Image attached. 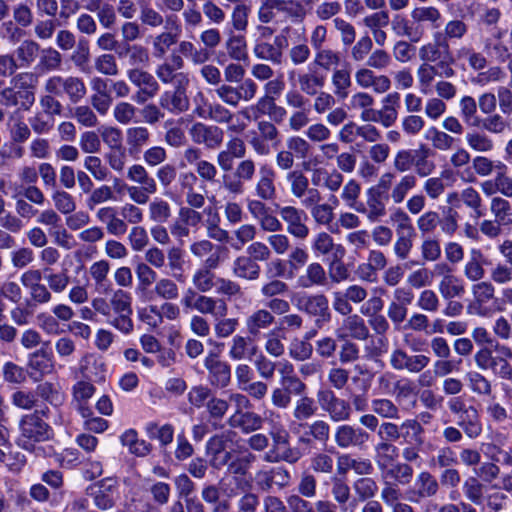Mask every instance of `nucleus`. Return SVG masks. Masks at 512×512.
I'll return each instance as SVG.
<instances>
[{
    "mask_svg": "<svg viewBox=\"0 0 512 512\" xmlns=\"http://www.w3.org/2000/svg\"><path fill=\"white\" fill-rule=\"evenodd\" d=\"M42 414H45L44 410ZM18 431L16 444L21 449L36 457H48L53 454V447L46 443L51 439L53 431L49 424L42 419L41 412L34 411L21 416Z\"/></svg>",
    "mask_w": 512,
    "mask_h": 512,
    "instance_id": "obj_1",
    "label": "nucleus"
},
{
    "mask_svg": "<svg viewBox=\"0 0 512 512\" xmlns=\"http://www.w3.org/2000/svg\"><path fill=\"white\" fill-rule=\"evenodd\" d=\"M491 347H482L474 354V362L478 369L482 371L490 370L499 378L508 376L510 371V362L512 359V348L495 342Z\"/></svg>",
    "mask_w": 512,
    "mask_h": 512,
    "instance_id": "obj_2",
    "label": "nucleus"
},
{
    "mask_svg": "<svg viewBox=\"0 0 512 512\" xmlns=\"http://www.w3.org/2000/svg\"><path fill=\"white\" fill-rule=\"evenodd\" d=\"M127 179L137 185L123 183L122 187L127 192L129 199L137 204L145 205L150 196L158 190L156 180L141 164H133L128 167Z\"/></svg>",
    "mask_w": 512,
    "mask_h": 512,
    "instance_id": "obj_3",
    "label": "nucleus"
},
{
    "mask_svg": "<svg viewBox=\"0 0 512 512\" xmlns=\"http://www.w3.org/2000/svg\"><path fill=\"white\" fill-rule=\"evenodd\" d=\"M429 153L430 149L426 147H423L420 153L410 149H400L394 156L393 167L396 172L403 175L414 167L416 176L427 177L436 169L435 163L428 159Z\"/></svg>",
    "mask_w": 512,
    "mask_h": 512,
    "instance_id": "obj_4",
    "label": "nucleus"
},
{
    "mask_svg": "<svg viewBox=\"0 0 512 512\" xmlns=\"http://www.w3.org/2000/svg\"><path fill=\"white\" fill-rule=\"evenodd\" d=\"M180 303L186 311L196 310L200 314H208L213 318L224 317L228 313L225 300L204 295L194 288H187L183 292Z\"/></svg>",
    "mask_w": 512,
    "mask_h": 512,
    "instance_id": "obj_5",
    "label": "nucleus"
},
{
    "mask_svg": "<svg viewBox=\"0 0 512 512\" xmlns=\"http://www.w3.org/2000/svg\"><path fill=\"white\" fill-rule=\"evenodd\" d=\"M110 306L114 315L107 319V324L124 335L131 334L134 330L131 294L122 289L115 290L110 297Z\"/></svg>",
    "mask_w": 512,
    "mask_h": 512,
    "instance_id": "obj_6",
    "label": "nucleus"
},
{
    "mask_svg": "<svg viewBox=\"0 0 512 512\" xmlns=\"http://www.w3.org/2000/svg\"><path fill=\"white\" fill-rule=\"evenodd\" d=\"M472 300L467 305V313L478 317H491L503 308L491 305L496 300L495 287L490 281L476 282L471 286Z\"/></svg>",
    "mask_w": 512,
    "mask_h": 512,
    "instance_id": "obj_7",
    "label": "nucleus"
},
{
    "mask_svg": "<svg viewBox=\"0 0 512 512\" xmlns=\"http://www.w3.org/2000/svg\"><path fill=\"white\" fill-rule=\"evenodd\" d=\"M419 59L423 63H436L440 62V67L442 72L440 76H444L447 78L453 77L455 75V70L450 67L448 64L444 65L443 59L450 55L449 53V43L446 40L442 39L441 32L437 31L433 34V41L427 42L419 47L418 50Z\"/></svg>",
    "mask_w": 512,
    "mask_h": 512,
    "instance_id": "obj_8",
    "label": "nucleus"
},
{
    "mask_svg": "<svg viewBox=\"0 0 512 512\" xmlns=\"http://www.w3.org/2000/svg\"><path fill=\"white\" fill-rule=\"evenodd\" d=\"M292 300L298 310L316 317V327L322 328L325 323L330 321L329 302L325 295L298 293L294 295Z\"/></svg>",
    "mask_w": 512,
    "mask_h": 512,
    "instance_id": "obj_9",
    "label": "nucleus"
},
{
    "mask_svg": "<svg viewBox=\"0 0 512 512\" xmlns=\"http://www.w3.org/2000/svg\"><path fill=\"white\" fill-rule=\"evenodd\" d=\"M44 88L55 96L66 94L72 103L80 102L87 93L84 81L75 76H52L46 80Z\"/></svg>",
    "mask_w": 512,
    "mask_h": 512,
    "instance_id": "obj_10",
    "label": "nucleus"
},
{
    "mask_svg": "<svg viewBox=\"0 0 512 512\" xmlns=\"http://www.w3.org/2000/svg\"><path fill=\"white\" fill-rule=\"evenodd\" d=\"M272 448L267 451L263 460L267 463L287 462L294 464L302 457L301 452L290 446V434L288 430L271 436Z\"/></svg>",
    "mask_w": 512,
    "mask_h": 512,
    "instance_id": "obj_11",
    "label": "nucleus"
},
{
    "mask_svg": "<svg viewBox=\"0 0 512 512\" xmlns=\"http://www.w3.org/2000/svg\"><path fill=\"white\" fill-rule=\"evenodd\" d=\"M279 215L286 224L287 233L293 238L299 240L308 238L310 234V229L307 225L309 217L305 210L295 206H282L279 209Z\"/></svg>",
    "mask_w": 512,
    "mask_h": 512,
    "instance_id": "obj_12",
    "label": "nucleus"
},
{
    "mask_svg": "<svg viewBox=\"0 0 512 512\" xmlns=\"http://www.w3.org/2000/svg\"><path fill=\"white\" fill-rule=\"evenodd\" d=\"M317 400L322 410L328 413L333 422H342L350 419L352 414L350 404L346 400L337 397L332 390H318Z\"/></svg>",
    "mask_w": 512,
    "mask_h": 512,
    "instance_id": "obj_13",
    "label": "nucleus"
},
{
    "mask_svg": "<svg viewBox=\"0 0 512 512\" xmlns=\"http://www.w3.org/2000/svg\"><path fill=\"white\" fill-rule=\"evenodd\" d=\"M42 271L28 269L20 276L21 284L27 289L30 300L35 305H46L52 301V292L48 285L41 283Z\"/></svg>",
    "mask_w": 512,
    "mask_h": 512,
    "instance_id": "obj_14",
    "label": "nucleus"
},
{
    "mask_svg": "<svg viewBox=\"0 0 512 512\" xmlns=\"http://www.w3.org/2000/svg\"><path fill=\"white\" fill-rule=\"evenodd\" d=\"M367 296L368 291L365 287L359 284H352L343 291H334L332 293V306L337 313L349 315L353 311L352 303H363Z\"/></svg>",
    "mask_w": 512,
    "mask_h": 512,
    "instance_id": "obj_15",
    "label": "nucleus"
},
{
    "mask_svg": "<svg viewBox=\"0 0 512 512\" xmlns=\"http://www.w3.org/2000/svg\"><path fill=\"white\" fill-rule=\"evenodd\" d=\"M184 59L178 54H171L169 59L157 65L155 74L163 84L189 83L188 74L181 72L184 68Z\"/></svg>",
    "mask_w": 512,
    "mask_h": 512,
    "instance_id": "obj_16",
    "label": "nucleus"
},
{
    "mask_svg": "<svg viewBox=\"0 0 512 512\" xmlns=\"http://www.w3.org/2000/svg\"><path fill=\"white\" fill-rule=\"evenodd\" d=\"M188 84L174 85L173 89L164 91L159 97L160 107L173 115L186 112L190 107L187 95Z\"/></svg>",
    "mask_w": 512,
    "mask_h": 512,
    "instance_id": "obj_17",
    "label": "nucleus"
},
{
    "mask_svg": "<svg viewBox=\"0 0 512 512\" xmlns=\"http://www.w3.org/2000/svg\"><path fill=\"white\" fill-rule=\"evenodd\" d=\"M189 135L195 144L204 145L208 149H217L224 139V132L220 127L203 122H195L189 128Z\"/></svg>",
    "mask_w": 512,
    "mask_h": 512,
    "instance_id": "obj_18",
    "label": "nucleus"
},
{
    "mask_svg": "<svg viewBox=\"0 0 512 512\" xmlns=\"http://www.w3.org/2000/svg\"><path fill=\"white\" fill-rule=\"evenodd\" d=\"M369 440L370 434L361 427L342 424L335 429L334 441L341 449L363 448Z\"/></svg>",
    "mask_w": 512,
    "mask_h": 512,
    "instance_id": "obj_19",
    "label": "nucleus"
},
{
    "mask_svg": "<svg viewBox=\"0 0 512 512\" xmlns=\"http://www.w3.org/2000/svg\"><path fill=\"white\" fill-rule=\"evenodd\" d=\"M365 196L366 202L359 203L356 212L365 215L371 223L380 221L387 214L386 205L389 201L388 194H379L378 192L367 189Z\"/></svg>",
    "mask_w": 512,
    "mask_h": 512,
    "instance_id": "obj_20",
    "label": "nucleus"
},
{
    "mask_svg": "<svg viewBox=\"0 0 512 512\" xmlns=\"http://www.w3.org/2000/svg\"><path fill=\"white\" fill-rule=\"evenodd\" d=\"M356 84L362 89H371L376 94H384L391 88V80L387 75L376 74L367 66L359 67L354 74Z\"/></svg>",
    "mask_w": 512,
    "mask_h": 512,
    "instance_id": "obj_21",
    "label": "nucleus"
},
{
    "mask_svg": "<svg viewBox=\"0 0 512 512\" xmlns=\"http://www.w3.org/2000/svg\"><path fill=\"white\" fill-rule=\"evenodd\" d=\"M505 31L495 29L482 39L483 54L491 61L503 63L511 57L509 47L504 42Z\"/></svg>",
    "mask_w": 512,
    "mask_h": 512,
    "instance_id": "obj_22",
    "label": "nucleus"
},
{
    "mask_svg": "<svg viewBox=\"0 0 512 512\" xmlns=\"http://www.w3.org/2000/svg\"><path fill=\"white\" fill-rule=\"evenodd\" d=\"M439 483L428 471H421L417 474L414 486L407 491L410 501L418 503L422 499L431 498L438 493Z\"/></svg>",
    "mask_w": 512,
    "mask_h": 512,
    "instance_id": "obj_23",
    "label": "nucleus"
},
{
    "mask_svg": "<svg viewBox=\"0 0 512 512\" xmlns=\"http://www.w3.org/2000/svg\"><path fill=\"white\" fill-rule=\"evenodd\" d=\"M391 30L395 36L407 38L412 43L419 42L425 33L424 28L417 25L414 20L408 19L405 14H393L390 19Z\"/></svg>",
    "mask_w": 512,
    "mask_h": 512,
    "instance_id": "obj_24",
    "label": "nucleus"
},
{
    "mask_svg": "<svg viewBox=\"0 0 512 512\" xmlns=\"http://www.w3.org/2000/svg\"><path fill=\"white\" fill-rule=\"evenodd\" d=\"M276 176V171L271 165L267 163L260 165L254 186L255 196L261 200H274L277 194Z\"/></svg>",
    "mask_w": 512,
    "mask_h": 512,
    "instance_id": "obj_25",
    "label": "nucleus"
},
{
    "mask_svg": "<svg viewBox=\"0 0 512 512\" xmlns=\"http://www.w3.org/2000/svg\"><path fill=\"white\" fill-rule=\"evenodd\" d=\"M204 366L208 370L211 385L224 388L230 383L231 367L220 360L218 355L209 353L204 359Z\"/></svg>",
    "mask_w": 512,
    "mask_h": 512,
    "instance_id": "obj_26",
    "label": "nucleus"
},
{
    "mask_svg": "<svg viewBox=\"0 0 512 512\" xmlns=\"http://www.w3.org/2000/svg\"><path fill=\"white\" fill-rule=\"evenodd\" d=\"M311 250L316 257L332 254L334 259H342L346 253L344 246L336 244L333 237L325 231L318 232L312 237Z\"/></svg>",
    "mask_w": 512,
    "mask_h": 512,
    "instance_id": "obj_27",
    "label": "nucleus"
},
{
    "mask_svg": "<svg viewBox=\"0 0 512 512\" xmlns=\"http://www.w3.org/2000/svg\"><path fill=\"white\" fill-rule=\"evenodd\" d=\"M485 254L479 248H471L463 266V275L472 282H480L486 275L485 266L489 265Z\"/></svg>",
    "mask_w": 512,
    "mask_h": 512,
    "instance_id": "obj_28",
    "label": "nucleus"
},
{
    "mask_svg": "<svg viewBox=\"0 0 512 512\" xmlns=\"http://www.w3.org/2000/svg\"><path fill=\"white\" fill-rule=\"evenodd\" d=\"M340 327L336 330L338 339L351 337L357 340H366L369 336V329L365 321L358 314L345 315Z\"/></svg>",
    "mask_w": 512,
    "mask_h": 512,
    "instance_id": "obj_29",
    "label": "nucleus"
},
{
    "mask_svg": "<svg viewBox=\"0 0 512 512\" xmlns=\"http://www.w3.org/2000/svg\"><path fill=\"white\" fill-rule=\"evenodd\" d=\"M96 388L88 380H80L72 386V402L82 417H88L92 414L88 401L93 397Z\"/></svg>",
    "mask_w": 512,
    "mask_h": 512,
    "instance_id": "obj_30",
    "label": "nucleus"
},
{
    "mask_svg": "<svg viewBox=\"0 0 512 512\" xmlns=\"http://www.w3.org/2000/svg\"><path fill=\"white\" fill-rule=\"evenodd\" d=\"M275 322V316L266 308L254 310L245 318V328L251 337H258L263 330L269 329Z\"/></svg>",
    "mask_w": 512,
    "mask_h": 512,
    "instance_id": "obj_31",
    "label": "nucleus"
},
{
    "mask_svg": "<svg viewBox=\"0 0 512 512\" xmlns=\"http://www.w3.org/2000/svg\"><path fill=\"white\" fill-rule=\"evenodd\" d=\"M383 481L394 482L399 485H407L413 478L412 466L405 462H390L385 468H379Z\"/></svg>",
    "mask_w": 512,
    "mask_h": 512,
    "instance_id": "obj_32",
    "label": "nucleus"
},
{
    "mask_svg": "<svg viewBox=\"0 0 512 512\" xmlns=\"http://www.w3.org/2000/svg\"><path fill=\"white\" fill-rule=\"evenodd\" d=\"M423 138L437 151L447 152L453 150L459 143V139L439 129L429 126L423 134Z\"/></svg>",
    "mask_w": 512,
    "mask_h": 512,
    "instance_id": "obj_33",
    "label": "nucleus"
},
{
    "mask_svg": "<svg viewBox=\"0 0 512 512\" xmlns=\"http://www.w3.org/2000/svg\"><path fill=\"white\" fill-rule=\"evenodd\" d=\"M257 346L253 345L249 337L234 335L229 346L228 356L234 361L250 360L257 353Z\"/></svg>",
    "mask_w": 512,
    "mask_h": 512,
    "instance_id": "obj_34",
    "label": "nucleus"
},
{
    "mask_svg": "<svg viewBox=\"0 0 512 512\" xmlns=\"http://www.w3.org/2000/svg\"><path fill=\"white\" fill-rule=\"evenodd\" d=\"M261 268L246 255L237 256L232 263V274L234 277L247 281H255L260 277Z\"/></svg>",
    "mask_w": 512,
    "mask_h": 512,
    "instance_id": "obj_35",
    "label": "nucleus"
},
{
    "mask_svg": "<svg viewBox=\"0 0 512 512\" xmlns=\"http://www.w3.org/2000/svg\"><path fill=\"white\" fill-rule=\"evenodd\" d=\"M327 280L324 267L318 262H312L307 265L304 273L298 277L297 285L307 289L314 286H325Z\"/></svg>",
    "mask_w": 512,
    "mask_h": 512,
    "instance_id": "obj_36",
    "label": "nucleus"
},
{
    "mask_svg": "<svg viewBox=\"0 0 512 512\" xmlns=\"http://www.w3.org/2000/svg\"><path fill=\"white\" fill-rule=\"evenodd\" d=\"M248 469L249 468L245 464V461H242L239 458L229 464L228 470L233 475L232 479L230 480V484H234L237 489L225 488L224 492L228 497L236 496L239 493L238 490L245 491L250 487L249 480L244 478V475L247 473Z\"/></svg>",
    "mask_w": 512,
    "mask_h": 512,
    "instance_id": "obj_37",
    "label": "nucleus"
},
{
    "mask_svg": "<svg viewBox=\"0 0 512 512\" xmlns=\"http://www.w3.org/2000/svg\"><path fill=\"white\" fill-rule=\"evenodd\" d=\"M280 383L292 389L294 395H302L306 390V385L295 374L294 366L288 360H282L277 363Z\"/></svg>",
    "mask_w": 512,
    "mask_h": 512,
    "instance_id": "obj_38",
    "label": "nucleus"
},
{
    "mask_svg": "<svg viewBox=\"0 0 512 512\" xmlns=\"http://www.w3.org/2000/svg\"><path fill=\"white\" fill-rule=\"evenodd\" d=\"M416 185L417 178L414 174L406 173L402 175L398 180L396 178L392 185L391 191L388 194L389 200H391L395 205L401 204L406 199L408 194L416 187Z\"/></svg>",
    "mask_w": 512,
    "mask_h": 512,
    "instance_id": "obj_39",
    "label": "nucleus"
},
{
    "mask_svg": "<svg viewBox=\"0 0 512 512\" xmlns=\"http://www.w3.org/2000/svg\"><path fill=\"white\" fill-rule=\"evenodd\" d=\"M151 139V133L145 126H132L126 129V144L131 155L139 154Z\"/></svg>",
    "mask_w": 512,
    "mask_h": 512,
    "instance_id": "obj_40",
    "label": "nucleus"
},
{
    "mask_svg": "<svg viewBox=\"0 0 512 512\" xmlns=\"http://www.w3.org/2000/svg\"><path fill=\"white\" fill-rule=\"evenodd\" d=\"M400 94L390 92L381 100L382 107L379 110L381 124L384 127L392 126L398 118V109L400 107Z\"/></svg>",
    "mask_w": 512,
    "mask_h": 512,
    "instance_id": "obj_41",
    "label": "nucleus"
},
{
    "mask_svg": "<svg viewBox=\"0 0 512 512\" xmlns=\"http://www.w3.org/2000/svg\"><path fill=\"white\" fill-rule=\"evenodd\" d=\"M40 45L31 39H26L14 51V58L18 68H29L38 58Z\"/></svg>",
    "mask_w": 512,
    "mask_h": 512,
    "instance_id": "obj_42",
    "label": "nucleus"
},
{
    "mask_svg": "<svg viewBox=\"0 0 512 512\" xmlns=\"http://www.w3.org/2000/svg\"><path fill=\"white\" fill-rule=\"evenodd\" d=\"M120 442L124 447L128 448V451L137 456L145 457L152 449L150 443L144 439H139L138 433L135 429H127L120 436Z\"/></svg>",
    "mask_w": 512,
    "mask_h": 512,
    "instance_id": "obj_43",
    "label": "nucleus"
},
{
    "mask_svg": "<svg viewBox=\"0 0 512 512\" xmlns=\"http://www.w3.org/2000/svg\"><path fill=\"white\" fill-rule=\"evenodd\" d=\"M227 54L234 61H245L248 59L247 41L242 33L229 31L225 40Z\"/></svg>",
    "mask_w": 512,
    "mask_h": 512,
    "instance_id": "obj_44",
    "label": "nucleus"
},
{
    "mask_svg": "<svg viewBox=\"0 0 512 512\" xmlns=\"http://www.w3.org/2000/svg\"><path fill=\"white\" fill-rule=\"evenodd\" d=\"M326 77L318 74L313 67L309 65V71L298 75V85L300 91L306 95L314 96L325 85Z\"/></svg>",
    "mask_w": 512,
    "mask_h": 512,
    "instance_id": "obj_45",
    "label": "nucleus"
},
{
    "mask_svg": "<svg viewBox=\"0 0 512 512\" xmlns=\"http://www.w3.org/2000/svg\"><path fill=\"white\" fill-rule=\"evenodd\" d=\"M178 51L182 58H186L193 65H203L211 58L210 51H206V48H202V46H198L189 40L180 41Z\"/></svg>",
    "mask_w": 512,
    "mask_h": 512,
    "instance_id": "obj_46",
    "label": "nucleus"
},
{
    "mask_svg": "<svg viewBox=\"0 0 512 512\" xmlns=\"http://www.w3.org/2000/svg\"><path fill=\"white\" fill-rule=\"evenodd\" d=\"M438 291L444 300L461 298L465 294V285L456 275H445L438 283Z\"/></svg>",
    "mask_w": 512,
    "mask_h": 512,
    "instance_id": "obj_47",
    "label": "nucleus"
},
{
    "mask_svg": "<svg viewBox=\"0 0 512 512\" xmlns=\"http://www.w3.org/2000/svg\"><path fill=\"white\" fill-rule=\"evenodd\" d=\"M231 427L241 428L248 433L262 428V418L254 412L236 411L228 420Z\"/></svg>",
    "mask_w": 512,
    "mask_h": 512,
    "instance_id": "obj_48",
    "label": "nucleus"
},
{
    "mask_svg": "<svg viewBox=\"0 0 512 512\" xmlns=\"http://www.w3.org/2000/svg\"><path fill=\"white\" fill-rule=\"evenodd\" d=\"M411 18L417 25L429 23L434 29L439 28L443 22L442 13L435 6L416 7L411 11Z\"/></svg>",
    "mask_w": 512,
    "mask_h": 512,
    "instance_id": "obj_49",
    "label": "nucleus"
},
{
    "mask_svg": "<svg viewBox=\"0 0 512 512\" xmlns=\"http://www.w3.org/2000/svg\"><path fill=\"white\" fill-rule=\"evenodd\" d=\"M36 395L54 407L63 405L66 395L59 384L45 381L37 385Z\"/></svg>",
    "mask_w": 512,
    "mask_h": 512,
    "instance_id": "obj_50",
    "label": "nucleus"
},
{
    "mask_svg": "<svg viewBox=\"0 0 512 512\" xmlns=\"http://www.w3.org/2000/svg\"><path fill=\"white\" fill-rule=\"evenodd\" d=\"M148 218L155 224H165L172 216V207L170 203L160 197H155L148 201Z\"/></svg>",
    "mask_w": 512,
    "mask_h": 512,
    "instance_id": "obj_51",
    "label": "nucleus"
},
{
    "mask_svg": "<svg viewBox=\"0 0 512 512\" xmlns=\"http://www.w3.org/2000/svg\"><path fill=\"white\" fill-rule=\"evenodd\" d=\"M466 60L469 66L474 70H482L487 66V58L483 53L475 51L470 45H461L455 50V58L453 61Z\"/></svg>",
    "mask_w": 512,
    "mask_h": 512,
    "instance_id": "obj_52",
    "label": "nucleus"
},
{
    "mask_svg": "<svg viewBox=\"0 0 512 512\" xmlns=\"http://www.w3.org/2000/svg\"><path fill=\"white\" fill-rule=\"evenodd\" d=\"M459 199L472 211V216L479 219L484 216L483 199L480 193L472 186L465 187L459 192Z\"/></svg>",
    "mask_w": 512,
    "mask_h": 512,
    "instance_id": "obj_53",
    "label": "nucleus"
},
{
    "mask_svg": "<svg viewBox=\"0 0 512 512\" xmlns=\"http://www.w3.org/2000/svg\"><path fill=\"white\" fill-rule=\"evenodd\" d=\"M465 141L472 151L478 153H489L495 148L493 139L485 132L479 130L467 132L465 135Z\"/></svg>",
    "mask_w": 512,
    "mask_h": 512,
    "instance_id": "obj_54",
    "label": "nucleus"
},
{
    "mask_svg": "<svg viewBox=\"0 0 512 512\" xmlns=\"http://www.w3.org/2000/svg\"><path fill=\"white\" fill-rule=\"evenodd\" d=\"M250 14L251 7L248 4L238 3L234 5L230 13V31L244 34L248 29Z\"/></svg>",
    "mask_w": 512,
    "mask_h": 512,
    "instance_id": "obj_55",
    "label": "nucleus"
},
{
    "mask_svg": "<svg viewBox=\"0 0 512 512\" xmlns=\"http://www.w3.org/2000/svg\"><path fill=\"white\" fill-rule=\"evenodd\" d=\"M490 212L504 226L512 224V204L505 197L493 196L490 199Z\"/></svg>",
    "mask_w": 512,
    "mask_h": 512,
    "instance_id": "obj_56",
    "label": "nucleus"
},
{
    "mask_svg": "<svg viewBox=\"0 0 512 512\" xmlns=\"http://www.w3.org/2000/svg\"><path fill=\"white\" fill-rule=\"evenodd\" d=\"M480 126L484 131L495 135H503L511 130L510 121L498 113L487 115L484 119L480 118Z\"/></svg>",
    "mask_w": 512,
    "mask_h": 512,
    "instance_id": "obj_57",
    "label": "nucleus"
},
{
    "mask_svg": "<svg viewBox=\"0 0 512 512\" xmlns=\"http://www.w3.org/2000/svg\"><path fill=\"white\" fill-rule=\"evenodd\" d=\"M340 62L341 55L339 52L330 48H322L315 51L313 62L310 65L330 71L331 69H337Z\"/></svg>",
    "mask_w": 512,
    "mask_h": 512,
    "instance_id": "obj_58",
    "label": "nucleus"
},
{
    "mask_svg": "<svg viewBox=\"0 0 512 512\" xmlns=\"http://www.w3.org/2000/svg\"><path fill=\"white\" fill-rule=\"evenodd\" d=\"M331 83L335 96L340 99L347 98L352 85L350 70L347 68L334 69L331 76Z\"/></svg>",
    "mask_w": 512,
    "mask_h": 512,
    "instance_id": "obj_59",
    "label": "nucleus"
},
{
    "mask_svg": "<svg viewBox=\"0 0 512 512\" xmlns=\"http://www.w3.org/2000/svg\"><path fill=\"white\" fill-rule=\"evenodd\" d=\"M458 424L465 434L471 438H477L482 432V425L478 419V412L473 406H469L465 416L458 417Z\"/></svg>",
    "mask_w": 512,
    "mask_h": 512,
    "instance_id": "obj_60",
    "label": "nucleus"
},
{
    "mask_svg": "<svg viewBox=\"0 0 512 512\" xmlns=\"http://www.w3.org/2000/svg\"><path fill=\"white\" fill-rule=\"evenodd\" d=\"M352 488L359 502L372 500L378 493V484L371 477H361L353 482Z\"/></svg>",
    "mask_w": 512,
    "mask_h": 512,
    "instance_id": "obj_61",
    "label": "nucleus"
},
{
    "mask_svg": "<svg viewBox=\"0 0 512 512\" xmlns=\"http://www.w3.org/2000/svg\"><path fill=\"white\" fill-rule=\"evenodd\" d=\"M182 119L173 120L169 119L164 123L165 128V142L174 148L182 147L186 144V135L182 127L180 126V122Z\"/></svg>",
    "mask_w": 512,
    "mask_h": 512,
    "instance_id": "obj_62",
    "label": "nucleus"
},
{
    "mask_svg": "<svg viewBox=\"0 0 512 512\" xmlns=\"http://www.w3.org/2000/svg\"><path fill=\"white\" fill-rule=\"evenodd\" d=\"M129 81L138 88L160 90V86L154 76L140 68H130L126 72Z\"/></svg>",
    "mask_w": 512,
    "mask_h": 512,
    "instance_id": "obj_63",
    "label": "nucleus"
},
{
    "mask_svg": "<svg viewBox=\"0 0 512 512\" xmlns=\"http://www.w3.org/2000/svg\"><path fill=\"white\" fill-rule=\"evenodd\" d=\"M465 380L469 389L481 396H490L492 393V383L483 374L478 371H468L465 374Z\"/></svg>",
    "mask_w": 512,
    "mask_h": 512,
    "instance_id": "obj_64",
    "label": "nucleus"
}]
</instances>
